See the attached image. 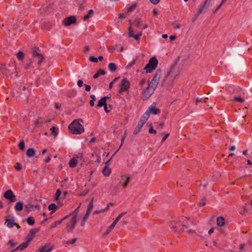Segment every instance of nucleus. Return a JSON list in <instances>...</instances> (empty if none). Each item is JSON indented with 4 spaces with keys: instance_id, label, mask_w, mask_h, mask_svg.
<instances>
[{
    "instance_id": "obj_49",
    "label": "nucleus",
    "mask_w": 252,
    "mask_h": 252,
    "mask_svg": "<svg viewBox=\"0 0 252 252\" xmlns=\"http://www.w3.org/2000/svg\"><path fill=\"white\" fill-rule=\"evenodd\" d=\"M142 32L141 31L138 34H137L136 35H134V36H133V37H134L135 40H139V39L140 38V37L142 35Z\"/></svg>"
},
{
    "instance_id": "obj_4",
    "label": "nucleus",
    "mask_w": 252,
    "mask_h": 252,
    "mask_svg": "<svg viewBox=\"0 0 252 252\" xmlns=\"http://www.w3.org/2000/svg\"><path fill=\"white\" fill-rule=\"evenodd\" d=\"M158 63V61L155 57L151 58L144 68L146 73L152 72L157 67Z\"/></svg>"
},
{
    "instance_id": "obj_22",
    "label": "nucleus",
    "mask_w": 252,
    "mask_h": 252,
    "mask_svg": "<svg viewBox=\"0 0 252 252\" xmlns=\"http://www.w3.org/2000/svg\"><path fill=\"white\" fill-rule=\"evenodd\" d=\"M158 82L154 80H152L151 81V82H150L148 84V87H149L150 88H151L152 89H153V90H155V89H156L158 85Z\"/></svg>"
},
{
    "instance_id": "obj_33",
    "label": "nucleus",
    "mask_w": 252,
    "mask_h": 252,
    "mask_svg": "<svg viewBox=\"0 0 252 252\" xmlns=\"http://www.w3.org/2000/svg\"><path fill=\"white\" fill-rule=\"evenodd\" d=\"M57 208L56 205L54 203H52L48 206V209L50 211H52L51 214L56 211Z\"/></svg>"
},
{
    "instance_id": "obj_51",
    "label": "nucleus",
    "mask_w": 252,
    "mask_h": 252,
    "mask_svg": "<svg viewBox=\"0 0 252 252\" xmlns=\"http://www.w3.org/2000/svg\"><path fill=\"white\" fill-rule=\"evenodd\" d=\"M89 60L93 63H97L98 61V59L96 58L91 56L89 58Z\"/></svg>"
},
{
    "instance_id": "obj_32",
    "label": "nucleus",
    "mask_w": 252,
    "mask_h": 252,
    "mask_svg": "<svg viewBox=\"0 0 252 252\" xmlns=\"http://www.w3.org/2000/svg\"><path fill=\"white\" fill-rule=\"evenodd\" d=\"M94 13V10L92 9H90L89 10L88 14L85 15L83 17V20L84 21L87 20L88 18H89Z\"/></svg>"
},
{
    "instance_id": "obj_21",
    "label": "nucleus",
    "mask_w": 252,
    "mask_h": 252,
    "mask_svg": "<svg viewBox=\"0 0 252 252\" xmlns=\"http://www.w3.org/2000/svg\"><path fill=\"white\" fill-rule=\"evenodd\" d=\"M14 209L16 211H21L23 209V204L21 202H17L15 206Z\"/></svg>"
},
{
    "instance_id": "obj_26",
    "label": "nucleus",
    "mask_w": 252,
    "mask_h": 252,
    "mask_svg": "<svg viewBox=\"0 0 252 252\" xmlns=\"http://www.w3.org/2000/svg\"><path fill=\"white\" fill-rule=\"evenodd\" d=\"M111 169L107 166H105L102 170V173L105 176H108L111 173Z\"/></svg>"
},
{
    "instance_id": "obj_3",
    "label": "nucleus",
    "mask_w": 252,
    "mask_h": 252,
    "mask_svg": "<svg viewBox=\"0 0 252 252\" xmlns=\"http://www.w3.org/2000/svg\"><path fill=\"white\" fill-rule=\"evenodd\" d=\"M83 121L81 119L74 120L69 125L68 128L73 134H81L84 131V127L81 125Z\"/></svg>"
},
{
    "instance_id": "obj_14",
    "label": "nucleus",
    "mask_w": 252,
    "mask_h": 252,
    "mask_svg": "<svg viewBox=\"0 0 252 252\" xmlns=\"http://www.w3.org/2000/svg\"><path fill=\"white\" fill-rule=\"evenodd\" d=\"M6 223H7V227L12 228L15 224L14 219L13 217L8 216L6 219Z\"/></svg>"
},
{
    "instance_id": "obj_60",
    "label": "nucleus",
    "mask_w": 252,
    "mask_h": 252,
    "mask_svg": "<svg viewBox=\"0 0 252 252\" xmlns=\"http://www.w3.org/2000/svg\"><path fill=\"white\" fill-rule=\"evenodd\" d=\"M83 85V82L81 80H79L77 82V85L78 87H81Z\"/></svg>"
},
{
    "instance_id": "obj_17",
    "label": "nucleus",
    "mask_w": 252,
    "mask_h": 252,
    "mask_svg": "<svg viewBox=\"0 0 252 252\" xmlns=\"http://www.w3.org/2000/svg\"><path fill=\"white\" fill-rule=\"evenodd\" d=\"M161 74V70L160 69H158L156 70L153 80L158 82Z\"/></svg>"
},
{
    "instance_id": "obj_64",
    "label": "nucleus",
    "mask_w": 252,
    "mask_h": 252,
    "mask_svg": "<svg viewBox=\"0 0 252 252\" xmlns=\"http://www.w3.org/2000/svg\"><path fill=\"white\" fill-rule=\"evenodd\" d=\"M85 90L86 91L89 92L91 90V87L90 85H85Z\"/></svg>"
},
{
    "instance_id": "obj_62",
    "label": "nucleus",
    "mask_w": 252,
    "mask_h": 252,
    "mask_svg": "<svg viewBox=\"0 0 252 252\" xmlns=\"http://www.w3.org/2000/svg\"><path fill=\"white\" fill-rule=\"evenodd\" d=\"M104 212H105V210H104V209H102L100 210H96L94 212V214H97L98 213Z\"/></svg>"
},
{
    "instance_id": "obj_63",
    "label": "nucleus",
    "mask_w": 252,
    "mask_h": 252,
    "mask_svg": "<svg viewBox=\"0 0 252 252\" xmlns=\"http://www.w3.org/2000/svg\"><path fill=\"white\" fill-rule=\"evenodd\" d=\"M51 132L52 133H54L55 135H57V133L55 132L56 127L55 126H53L50 129Z\"/></svg>"
},
{
    "instance_id": "obj_58",
    "label": "nucleus",
    "mask_w": 252,
    "mask_h": 252,
    "mask_svg": "<svg viewBox=\"0 0 252 252\" xmlns=\"http://www.w3.org/2000/svg\"><path fill=\"white\" fill-rule=\"evenodd\" d=\"M172 25L175 29H179L180 28V26L176 24L175 22L172 23Z\"/></svg>"
},
{
    "instance_id": "obj_31",
    "label": "nucleus",
    "mask_w": 252,
    "mask_h": 252,
    "mask_svg": "<svg viewBox=\"0 0 252 252\" xmlns=\"http://www.w3.org/2000/svg\"><path fill=\"white\" fill-rule=\"evenodd\" d=\"M108 68L110 71L113 72L116 70L117 66L114 63H111L108 64Z\"/></svg>"
},
{
    "instance_id": "obj_44",
    "label": "nucleus",
    "mask_w": 252,
    "mask_h": 252,
    "mask_svg": "<svg viewBox=\"0 0 252 252\" xmlns=\"http://www.w3.org/2000/svg\"><path fill=\"white\" fill-rule=\"evenodd\" d=\"M234 99L240 103H243L244 102V99L239 96L234 97Z\"/></svg>"
},
{
    "instance_id": "obj_42",
    "label": "nucleus",
    "mask_w": 252,
    "mask_h": 252,
    "mask_svg": "<svg viewBox=\"0 0 252 252\" xmlns=\"http://www.w3.org/2000/svg\"><path fill=\"white\" fill-rule=\"evenodd\" d=\"M61 190L59 189H58L56 191V194H55V195H56V197L55 198V200H58L60 196L61 195Z\"/></svg>"
},
{
    "instance_id": "obj_20",
    "label": "nucleus",
    "mask_w": 252,
    "mask_h": 252,
    "mask_svg": "<svg viewBox=\"0 0 252 252\" xmlns=\"http://www.w3.org/2000/svg\"><path fill=\"white\" fill-rule=\"evenodd\" d=\"M150 112L147 110L143 115L142 117L140 119V121L145 123L146 121L149 119L150 116Z\"/></svg>"
},
{
    "instance_id": "obj_2",
    "label": "nucleus",
    "mask_w": 252,
    "mask_h": 252,
    "mask_svg": "<svg viewBox=\"0 0 252 252\" xmlns=\"http://www.w3.org/2000/svg\"><path fill=\"white\" fill-rule=\"evenodd\" d=\"M180 69L179 67L176 66L175 65H172L167 72L166 75L164 77L163 81L168 80L169 84H172L176 77L179 74Z\"/></svg>"
},
{
    "instance_id": "obj_18",
    "label": "nucleus",
    "mask_w": 252,
    "mask_h": 252,
    "mask_svg": "<svg viewBox=\"0 0 252 252\" xmlns=\"http://www.w3.org/2000/svg\"><path fill=\"white\" fill-rule=\"evenodd\" d=\"M145 123H143V122H142L141 121H139L137 126L135 127L134 131H133V134H137L140 130L141 128L143 126Z\"/></svg>"
},
{
    "instance_id": "obj_45",
    "label": "nucleus",
    "mask_w": 252,
    "mask_h": 252,
    "mask_svg": "<svg viewBox=\"0 0 252 252\" xmlns=\"http://www.w3.org/2000/svg\"><path fill=\"white\" fill-rule=\"evenodd\" d=\"M61 223H62V220L56 221L51 226V228H54V227H56L57 225H59Z\"/></svg>"
},
{
    "instance_id": "obj_57",
    "label": "nucleus",
    "mask_w": 252,
    "mask_h": 252,
    "mask_svg": "<svg viewBox=\"0 0 252 252\" xmlns=\"http://www.w3.org/2000/svg\"><path fill=\"white\" fill-rule=\"evenodd\" d=\"M126 135V131H125V134H124V136L122 137V139H121V146L119 148V149L121 148V147L122 146V145H123L124 142V140H125V137Z\"/></svg>"
},
{
    "instance_id": "obj_24",
    "label": "nucleus",
    "mask_w": 252,
    "mask_h": 252,
    "mask_svg": "<svg viewBox=\"0 0 252 252\" xmlns=\"http://www.w3.org/2000/svg\"><path fill=\"white\" fill-rule=\"evenodd\" d=\"M30 242H28L27 240L26 242L20 244L18 247H17V249H19V250L22 251L25 249L29 245V243Z\"/></svg>"
},
{
    "instance_id": "obj_16",
    "label": "nucleus",
    "mask_w": 252,
    "mask_h": 252,
    "mask_svg": "<svg viewBox=\"0 0 252 252\" xmlns=\"http://www.w3.org/2000/svg\"><path fill=\"white\" fill-rule=\"evenodd\" d=\"M37 232V230L35 229H32L30 231V233L27 236L28 241V242H31L34 238V234L35 233Z\"/></svg>"
},
{
    "instance_id": "obj_43",
    "label": "nucleus",
    "mask_w": 252,
    "mask_h": 252,
    "mask_svg": "<svg viewBox=\"0 0 252 252\" xmlns=\"http://www.w3.org/2000/svg\"><path fill=\"white\" fill-rule=\"evenodd\" d=\"M136 7H137L136 4H134L132 5L130 7H129L127 9V12H129L133 11L134 9H135L136 8Z\"/></svg>"
},
{
    "instance_id": "obj_19",
    "label": "nucleus",
    "mask_w": 252,
    "mask_h": 252,
    "mask_svg": "<svg viewBox=\"0 0 252 252\" xmlns=\"http://www.w3.org/2000/svg\"><path fill=\"white\" fill-rule=\"evenodd\" d=\"M147 110L149 111L150 113H152L154 115L158 114L159 113V110L158 108H156L155 106H153V105L149 106Z\"/></svg>"
},
{
    "instance_id": "obj_12",
    "label": "nucleus",
    "mask_w": 252,
    "mask_h": 252,
    "mask_svg": "<svg viewBox=\"0 0 252 252\" xmlns=\"http://www.w3.org/2000/svg\"><path fill=\"white\" fill-rule=\"evenodd\" d=\"M53 250V247L50 246L49 245H45L41 246L36 252H51Z\"/></svg>"
},
{
    "instance_id": "obj_10",
    "label": "nucleus",
    "mask_w": 252,
    "mask_h": 252,
    "mask_svg": "<svg viewBox=\"0 0 252 252\" xmlns=\"http://www.w3.org/2000/svg\"><path fill=\"white\" fill-rule=\"evenodd\" d=\"M38 50V48H36L34 50H33L32 51V55L34 58H36L38 60V63L40 64L42 62L43 57L41 54L37 52Z\"/></svg>"
},
{
    "instance_id": "obj_55",
    "label": "nucleus",
    "mask_w": 252,
    "mask_h": 252,
    "mask_svg": "<svg viewBox=\"0 0 252 252\" xmlns=\"http://www.w3.org/2000/svg\"><path fill=\"white\" fill-rule=\"evenodd\" d=\"M145 83H146V79L144 78L141 80V81L139 83V85L141 87H143Z\"/></svg>"
},
{
    "instance_id": "obj_52",
    "label": "nucleus",
    "mask_w": 252,
    "mask_h": 252,
    "mask_svg": "<svg viewBox=\"0 0 252 252\" xmlns=\"http://www.w3.org/2000/svg\"><path fill=\"white\" fill-rule=\"evenodd\" d=\"M8 245H9L11 247H14L16 245H17V243H14L12 240H10L8 242Z\"/></svg>"
},
{
    "instance_id": "obj_9",
    "label": "nucleus",
    "mask_w": 252,
    "mask_h": 252,
    "mask_svg": "<svg viewBox=\"0 0 252 252\" xmlns=\"http://www.w3.org/2000/svg\"><path fill=\"white\" fill-rule=\"evenodd\" d=\"M76 21V19L74 16H70L67 18H65L63 20V24L65 26H68L72 24L75 23Z\"/></svg>"
},
{
    "instance_id": "obj_48",
    "label": "nucleus",
    "mask_w": 252,
    "mask_h": 252,
    "mask_svg": "<svg viewBox=\"0 0 252 252\" xmlns=\"http://www.w3.org/2000/svg\"><path fill=\"white\" fill-rule=\"evenodd\" d=\"M128 35L129 37L134 36V32L133 30H131V26H130L128 28Z\"/></svg>"
},
{
    "instance_id": "obj_11",
    "label": "nucleus",
    "mask_w": 252,
    "mask_h": 252,
    "mask_svg": "<svg viewBox=\"0 0 252 252\" xmlns=\"http://www.w3.org/2000/svg\"><path fill=\"white\" fill-rule=\"evenodd\" d=\"M76 223V217H72L71 220L66 224V229L69 231L73 229Z\"/></svg>"
},
{
    "instance_id": "obj_27",
    "label": "nucleus",
    "mask_w": 252,
    "mask_h": 252,
    "mask_svg": "<svg viewBox=\"0 0 252 252\" xmlns=\"http://www.w3.org/2000/svg\"><path fill=\"white\" fill-rule=\"evenodd\" d=\"M105 71L102 69H99L98 71L94 75L93 78L96 79L100 75H103L105 74Z\"/></svg>"
},
{
    "instance_id": "obj_59",
    "label": "nucleus",
    "mask_w": 252,
    "mask_h": 252,
    "mask_svg": "<svg viewBox=\"0 0 252 252\" xmlns=\"http://www.w3.org/2000/svg\"><path fill=\"white\" fill-rule=\"evenodd\" d=\"M149 0L153 4H157L160 1V0Z\"/></svg>"
},
{
    "instance_id": "obj_50",
    "label": "nucleus",
    "mask_w": 252,
    "mask_h": 252,
    "mask_svg": "<svg viewBox=\"0 0 252 252\" xmlns=\"http://www.w3.org/2000/svg\"><path fill=\"white\" fill-rule=\"evenodd\" d=\"M227 0H222L221 3L219 4V5L217 7V8L215 10V13L217 12L220 8L221 5L223 4L224 2H225Z\"/></svg>"
},
{
    "instance_id": "obj_40",
    "label": "nucleus",
    "mask_w": 252,
    "mask_h": 252,
    "mask_svg": "<svg viewBox=\"0 0 252 252\" xmlns=\"http://www.w3.org/2000/svg\"><path fill=\"white\" fill-rule=\"evenodd\" d=\"M126 214V212L120 214L114 220V221L117 223L118 221L122 218V217Z\"/></svg>"
},
{
    "instance_id": "obj_54",
    "label": "nucleus",
    "mask_w": 252,
    "mask_h": 252,
    "mask_svg": "<svg viewBox=\"0 0 252 252\" xmlns=\"http://www.w3.org/2000/svg\"><path fill=\"white\" fill-rule=\"evenodd\" d=\"M77 240L76 238H74L71 240L68 241L66 243L69 244H73Z\"/></svg>"
},
{
    "instance_id": "obj_61",
    "label": "nucleus",
    "mask_w": 252,
    "mask_h": 252,
    "mask_svg": "<svg viewBox=\"0 0 252 252\" xmlns=\"http://www.w3.org/2000/svg\"><path fill=\"white\" fill-rule=\"evenodd\" d=\"M149 132L150 133H156L157 131L156 130L154 129L152 127H151L149 129Z\"/></svg>"
},
{
    "instance_id": "obj_56",
    "label": "nucleus",
    "mask_w": 252,
    "mask_h": 252,
    "mask_svg": "<svg viewBox=\"0 0 252 252\" xmlns=\"http://www.w3.org/2000/svg\"><path fill=\"white\" fill-rule=\"evenodd\" d=\"M15 168L18 170H21L22 168V166H21V164H20L19 163H17L15 165Z\"/></svg>"
},
{
    "instance_id": "obj_6",
    "label": "nucleus",
    "mask_w": 252,
    "mask_h": 252,
    "mask_svg": "<svg viewBox=\"0 0 252 252\" xmlns=\"http://www.w3.org/2000/svg\"><path fill=\"white\" fill-rule=\"evenodd\" d=\"M4 197L8 200L10 203L14 202L16 200V196L11 189L6 190L3 194Z\"/></svg>"
},
{
    "instance_id": "obj_1",
    "label": "nucleus",
    "mask_w": 252,
    "mask_h": 252,
    "mask_svg": "<svg viewBox=\"0 0 252 252\" xmlns=\"http://www.w3.org/2000/svg\"><path fill=\"white\" fill-rule=\"evenodd\" d=\"M186 220V218L182 217L179 220H174L171 222L170 223V226L172 228L173 230L175 232L184 231V227L187 228L190 226V225L189 224L185 223V221Z\"/></svg>"
},
{
    "instance_id": "obj_39",
    "label": "nucleus",
    "mask_w": 252,
    "mask_h": 252,
    "mask_svg": "<svg viewBox=\"0 0 252 252\" xmlns=\"http://www.w3.org/2000/svg\"><path fill=\"white\" fill-rule=\"evenodd\" d=\"M17 58H18V60H22L24 58V54L23 53V52H21V51H19L17 54Z\"/></svg>"
},
{
    "instance_id": "obj_8",
    "label": "nucleus",
    "mask_w": 252,
    "mask_h": 252,
    "mask_svg": "<svg viewBox=\"0 0 252 252\" xmlns=\"http://www.w3.org/2000/svg\"><path fill=\"white\" fill-rule=\"evenodd\" d=\"M121 181L120 184H122L124 188H126L131 180L130 176L124 175L121 177Z\"/></svg>"
},
{
    "instance_id": "obj_34",
    "label": "nucleus",
    "mask_w": 252,
    "mask_h": 252,
    "mask_svg": "<svg viewBox=\"0 0 252 252\" xmlns=\"http://www.w3.org/2000/svg\"><path fill=\"white\" fill-rule=\"evenodd\" d=\"M25 210L27 212L32 211L34 210V206L30 204H28L25 206Z\"/></svg>"
},
{
    "instance_id": "obj_41",
    "label": "nucleus",
    "mask_w": 252,
    "mask_h": 252,
    "mask_svg": "<svg viewBox=\"0 0 252 252\" xmlns=\"http://www.w3.org/2000/svg\"><path fill=\"white\" fill-rule=\"evenodd\" d=\"M18 147L21 150H24L25 147V143L24 141L22 140L20 142Z\"/></svg>"
},
{
    "instance_id": "obj_36",
    "label": "nucleus",
    "mask_w": 252,
    "mask_h": 252,
    "mask_svg": "<svg viewBox=\"0 0 252 252\" xmlns=\"http://www.w3.org/2000/svg\"><path fill=\"white\" fill-rule=\"evenodd\" d=\"M132 25L135 27H139L141 24V21L139 19H135L132 23Z\"/></svg>"
},
{
    "instance_id": "obj_25",
    "label": "nucleus",
    "mask_w": 252,
    "mask_h": 252,
    "mask_svg": "<svg viewBox=\"0 0 252 252\" xmlns=\"http://www.w3.org/2000/svg\"><path fill=\"white\" fill-rule=\"evenodd\" d=\"M77 163V160L76 158L74 157L70 159V160L69 161V165L70 167H74Z\"/></svg>"
},
{
    "instance_id": "obj_23",
    "label": "nucleus",
    "mask_w": 252,
    "mask_h": 252,
    "mask_svg": "<svg viewBox=\"0 0 252 252\" xmlns=\"http://www.w3.org/2000/svg\"><path fill=\"white\" fill-rule=\"evenodd\" d=\"M35 154V151L32 148L28 149L26 152V155L29 158L33 157Z\"/></svg>"
},
{
    "instance_id": "obj_7",
    "label": "nucleus",
    "mask_w": 252,
    "mask_h": 252,
    "mask_svg": "<svg viewBox=\"0 0 252 252\" xmlns=\"http://www.w3.org/2000/svg\"><path fill=\"white\" fill-rule=\"evenodd\" d=\"M155 90L147 87V88L143 91L142 94V98L143 100H146L148 99L152 94L154 93Z\"/></svg>"
},
{
    "instance_id": "obj_15",
    "label": "nucleus",
    "mask_w": 252,
    "mask_h": 252,
    "mask_svg": "<svg viewBox=\"0 0 252 252\" xmlns=\"http://www.w3.org/2000/svg\"><path fill=\"white\" fill-rule=\"evenodd\" d=\"M109 97L108 96H104L101 98L98 102L97 107H102L106 105V100Z\"/></svg>"
},
{
    "instance_id": "obj_37",
    "label": "nucleus",
    "mask_w": 252,
    "mask_h": 252,
    "mask_svg": "<svg viewBox=\"0 0 252 252\" xmlns=\"http://www.w3.org/2000/svg\"><path fill=\"white\" fill-rule=\"evenodd\" d=\"M81 206V203L79 205V206L77 207V208L71 213L70 215H72L73 217H76V219H77V215L79 212V209Z\"/></svg>"
},
{
    "instance_id": "obj_29",
    "label": "nucleus",
    "mask_w": 252,
    "mask_h": 252,
    "mask_svg": "<svg viewBox=\"0 0 252 252\" xmlns=\"http://www.w3.org/2000/svg\"><path fill=\"white\" fill-rule=\"evenodd\" d=\"M116 224L117 223L114 221L112 224L108 228L107 230H106V232L104 234V235H106L108 234H109L114 228Z\"/></svg>"
},
{
    "instance_id": "obj_38",
    "label": "nucleus",
    "mask_w": 252,
    "mask_h": 252,
    "mask_svg": "<svg viewBox=\"0 0 252 252\" xmlns=\"http://www.w3.org/2000/svg\"><path fill=\"white\" fill-rule=\"evenodd\" d=\"M47 121H45L43 119L41 118H40L39 119H38L36 122H35V125H41L43 123H44V122H46Z\"/></svg>"
},
{
    "instance_id": "obj_35",
    "label": "nucleus",
    "mask_w": 252,
    "mask_h": 252,
    "mask_svg": "<svg viewBox=\"0 0 252 252\" xmlns=\"http://www.w3.org/2000/svg\"><path fill=\"white\" fill-rule=\"evenodd\" d=\"M27 222L29 225H32L34 224L35 221L33 217H30L27 219Z\"/></svg>"
},
{
    "instance_id": "obj_46",
    "label": "nucleus",
    "mask_w": 252,
    "mask_h": 252,
    "mask_svg": "<svg viewBox=\"0 0 252 252\" xmlns=\"http://www.w3.org/2000/svg\"><path fill=\"white\" fill-rule=\"evenodd\" d=\"M248 211V209H247V206H245L243 207V209L242 210H241L240 211V213L241 214H245L246 213H247Z\"/></svg>"
},
{
    "instance_id": "obj_47",
    "label": "nucleus",
    "mask_w": 252,
    "mask_h": 252,
    "mask_svg": "<svg viewBox=\"0 0 252 252\" xmlns=\"http://www.w3.org/2000/svg\"><path fill=\"white\" fill-rule=\"evenodd\" d=\"M135 62H136V60L135 59H134L132 60V61H131V62L127 64V65L126 66V68H129L130 67H131L133 64H135Z\"/></svg>"
},
{
    "instance_id": "obj_5",
    "label": "nucleus",
    "mask_w": 252,
    "mask_h": 252,
    "mask_svg": "<svg viewBox=\"0 0 252 252\" xmlns=\"http://www.w3.org/2000/svg\"><path fill=\"white\" fill-rule=\"evenodd\" d=\"M130 84L129 82L126 78L122 80L121 83L120 84V90L119 93L122 94L124 92L127 91L129 88Z\"/></svg>"
},
{
    "instance_id": "obj_53",
    "label": "nucleus",
    "mask_w": 252,
    "mask_h": 252,
    "mask_svg": "<svg viewBox=\"0 0 252 252\" xmlns=\"http://www.w3.org/2000/svg\"><path fill=\"white\" fill-rule=\"evenodd\" d=\"M90 214V213L86 212V214L83 218L82 220L85 221H86L89 217Z\"/></svg>"
},
{
    "instance_id": "obj_28",
    "label": "nucleus",
    "mask_w": 252,
    "mask_h": 252,
    "mask_svg": "<svg viewBox=\"0 0 252 252\" xmlns=\"http://www.w3.org/2000/svg\"><path fill=\"white\" fill-rule=\"evenodd\" d=\"M217 222L219 226H222L224 224V219L222 217H219L217 218Z\"/></svg>"
},
{
    "instance_id": "obj_30",
    "label": "nucleus",
    "mask_w": 252,
    "mask_h": 252,
    "mask_svg": "<svg viewBox=\"0 0 252 252\" xmlns=\"http://www.w3.org/2000/svg\"><path fill=\"white\" fill-rule=\"evenodd\" d=\"M93 198L92 199L90 203L88 204L87 206V209L86 212L91 213L92 209L93 208L94 205H93Z\"/></svg>"
},
{
    "instance_id": "obj_13",
    "label": "nucleus",
    "mask_w": 252,
    "mask_h": 252,
    "mask_svg": "<svg viewBox=\"0 0 252 252\" xmlns=\"http://www.w3.org/2000/svg\"><path fill=\"white\" fill-rule=\"evenodd\" d=\"M207 1V0H206L202 5H201L200 6L197 13L195 15V17H194L193 21H194L195 20H196V19L197 18L198 16L200 14H201L202 13V12H203V11L206 8Z\"/></svg>"
}]
</instances>
